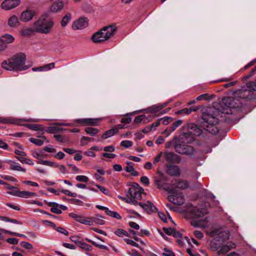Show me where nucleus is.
I'll return each instance as SVG.
<instances>
[{
    "label": "nucleus",
    "instance_id": "1",
    "mask_svg": "<svg viewBox=\"0 0 256 256\" xmlns=\"http://www.w3.org/2000/svg\"><path fill=\"white\" fill-rule=\"evenodd\" d=\"M248 88H242L233 93L234 97H224L212 103V108L216 112H223L224 110L240 108L242 103L239 98L250 100L254 98V91L256 92V82H251L246 84Z\"/></svg>",
    "mask_w": 256,
    "mask_h": 256
},
{
    "label": "nucleus",
    "instance_id": "2",
    "mask_svg": "<svg viewBox=\"0 0 256 256\" xmlns=\"http://www.w3.org/2000/svg\"><path fill=\"white\" fill-rule=\"evenodd\" d=\"M220 118L216 116H214L210 113H202L201 118L200 120V126L206 131L212 134H216L220 128L221 122L234 124L237 119L234 117V113H221Z\"/></svg>",
    "mask_w": 256,
    "mask_h": 256
},
{
    "label": "nucleus",
    "instance_id": "3",
    "mask_svg": "<svg viewBox=\"0 0 256 256\" xmlns=\"http://www.w3.org/2000/svg\"><path fill=\"white\" fill-rule=\"evenodd\" d=\"M26 56L22 52L18 53L2 62V67L7 70L22 71L28 68L25 65Z\"/></svg>",
    "mask_w": 256,
    "mask_h": 256
},
{
    "label": "nucleus",
    "instance_id": "4",
    "mask_svg": "<svg viewBox=\"0 0 256 256\" xmlns=\"http://www.w3.org/2000/svg\"><path fill=\"white\" fill-rule=\"evenodd\" d=\"M117 28L114 25L104 26L92 36V40L96 44L100 43L108 40L115 34Z\"/></svg>",
    "mask_w": 256,
    "mask_h": 256
},
{
    "label": "nucleus",
    "instance_id": "5",
    "mask_svg": "<svg viewBox=\"0 0 256 256\" xmlns=\"http://www.w3.org/2000/svg\"><path fill=\"white\" fill-rule=\"evenodd\" d=\"M53 26L54 22L52 20L43 18H40L33 24L35 32L44 34H49Z\"/></svg>",
    "mask_w": 256,
    "mask_h": 256
},
{
    "label": "nucleus",
    "instance_id": "6",
    "mask_svg": "<svg viewBox=\"0 0 256 256\" xmlns=\"http://www.w3.org/2000/svg\"><path fill=\"white\" fill-rule=\"evenodd\" d=\"M202 133V130L199 126L194 124H190L188 126L187 132H184L182 136L187 140V142H191L194 141V136H200Z\"/></svg>",
    "mask_w": 256,
    "mask_h": 256
},
{
    "label": "nucleus",
    "instance_id": "7",
    "mask_svg": "<svg viewBox=\"0 0 256 256\" xmlns=\"http://www.w3.org/2000/svg\"><path fill=\"white\" fill-rule=\"evenodd\" d=\"M168 192L170 194L168 196V201L174 205L182 206L184 202V196L182 193L174 188L166 189Z\"/></svg>",
    "mask_w": 256,
    "mask_h": 256
},
{
    "label": "nucleus",
    "instance_id": "8",
    "mask_svg": "<svg viewBox=\"0 0 256 256\" xmlns=\"http://www.w3.org/2000/svg\"><path fill=\"white\" fill-rule=\"evenodd\" d=\"M40 120L38 118H18L8 116L6 118L0 117V122L4 124H15L18 125H22V122H40Z\"/></svg>",
    "mask_w": 256,
    "mask_h": 256
},
{
    "label": "nucleus",
    "instance_id": "9",
    "mask_svg": "<svg viewBox=\"0 0 256 256\" xmlns=\"http://www.w3.org/2000/svg\"><path fill=\"white\" fill-rule=\"evenodd\" d=\"M188 142H182L175 146V150L178 154L182 155H192L194 150L192 146L187 144Z\"/></svg>",
    "mask_w": 256,
    "mask_h": 256
},
{
    "label": "nucleus",
    "instance_id": "10",
    "mask_svg": "<svg viewBox=\"0 0 256 256\" xmlns=\"http://www.w3.org/2000/svg\"><path fill=\"white\" fill-rule=\"evenodd\" d=\"M164 158L166 164H178L181 161V158L180 156L174 152L166 151L164 152Z\"/></svg>",
    "mask_w": 256,
    "mask_h": 256
},
{
    "label": "nucleus",
    "instance_id": "11",
    "mask_svg": "<svg viewBox=\"0 0 256 256\" xmlns=\"http://www.w3.org/2000/svg\"><path fill=\"white\" fill-rule=\"evenodd\" d=\"M102 120V118H84L76 119L74 122L82 126H96Z\"/></svg>",
    "mask_w": 256,
    "mask_h": 256
},
{
    "label": "nucleus",
    "instance_id": "12",
    "mask_svg": "<svg viewBox=\"0 0 256 256\" xmlns=\"http://www.w3.org/2000/svg\"><path fill=\"white\" fill-rule=\"evenodd\" d=\"M20 0H5L1 4L3 10H9L20 5Z\"/></svg>",
    "mask_w": 256,
    "mask_h": 256
},
{
    "label": "nucleus",
    "instance_id": "13",
    "mask_svg": "<svg viewBox=\"0 0 256 256\" xmlns=\"http://www.w3.org/2000/svg\"><path fill=\"white\" fill-rule=\"evenodd\" d=\"M166 105V102L164 104H157L153 105L147 108L137 110L134 112H158L165 108Z\"/></svg>",
    "mask_w": 256,
    "mask_h": 256
},
{
    "label": "nucleus",
    "instance_id": "14",
    "mask_svg": "<svg viewBox=\"0 0 256 256\" xmlns=\"http://www.w3.org/2000/svg\"><path fill=\"white\" fill-rule=\"evenodd\" d=\"M88 24L87 18H82L73 22L72 28L74 30H82L86 27Z\"/></svg>",
    "mask_w": 256,
    "mask_h": 256
},
{
    "label": "nucleus",
    "instance_id": "15",
    "mask_svg": "<svg viewBox=\"0 0 256 256\" xmlns=\"http://www.w3.org/2000/svg\"><path fill=\"white\" fill-rule=\"evenodd\" d=\"M166 173L170 176H178L180 175V170L178 166L176 164H166Z\"/></svg>",
    "mask_w": 256,
    "mask_h": 256
},
{
    "label": "nucleus",
    "instance_id": "16",
    "mask_svg": "<svg viewBox=\"0 0 256 256\" xmlns=\"http://www.w3.org/2000/svg\"><path fill=\"white\" fill-rule=\"evenodd\" d=\"M158 176L155 179V184L156 186L158 189H161L164 188V185L166 184V182L168 180L166 176L163 173L158 172Z\"/></svg>",
    "mask_w": 256,
    "mask_h": 256
},
{
    "label": "nucleus",
    "instance_id": "17",
    "mask_svg": "<svg viewBox=\"0 0 256 256\" xmlns=\"http://www.w3.org/2000/svg\"><path fill=\"white\" fill-rule=\"evenodd\" d=\"M69 216L80 224L88 226L92 225V222L90 220H85V218L82 216L70 212L69 214Z\"/></svg>",
    "mask_w": 256,
    "mask_h": 256
},
{
    "label": "nucleus",
    "instance_id": "18",
    "mask_svg": "<svg viewBox=\"0 0 256 256\" xmlns=\"http://www.w3.org/2000/svg\"><path fill=\"white\" fill-rule=\"evenodd\" d=\"M69 216L80 224L88 226L92 225V222L90 220H85V218L82 216L70 212L69 214Z\"/></svg>",
    "mask_w": 256,
    "mask_h": 256
},
{
    "label": "nucleus",
    "instance_id": "19",
    "mask_svg": "<svg viewBox=\"0 0 256 256\" xmlns=\"http://www.w3.org/2000/svg\"><path fill=\"white\" fill-rule=\"evenodd\" d=\"M35 12L34 10H27L22 12L20 19L24 22H28L32 18Z\"/></svg>",
    "mask_w": 256,
    "mask_h": 256
},
{
    "label": "nucleus",
    "instance_id": "20",
    "mask_svg": "<svg viewBox=\"0 0 256 256\" xmlns=\"http://www.w3.org/2000/svg\"><path fill=\"white\" fill-rule=\"evenodd\" d=\"M172 184L176 188L184 190L188 188L189 183L180 179L175 180L172 182Z\"/></svg>",
    "mask_w": 256,
    "mask_h": 256
},
{
    "label": "nucleus",
    "instance_id": "21",
    "mask_svg": "<svg viewBox=\"0 0 256 256\" xmlns=\"http://www.w3.org/2000/svg\"><path fill=\"white\" fill-rule=\"evenodd\" d=\"M139 206L148 212H156L157 210L156 208L149 200L146 204L140 203Z\"/></svg>",
    "mask_w": 256,
    "mask_h": 256
},
{
    "label": "nucleus",
    "instance_id": "22",
    "mask_svg": "<svg viewBox=\"0 0 256 256\" xmlns=\"http://www.w3.org/2000/svg\"><path fill=\"white\" fill-rule=\"evenodd\" d=\"M44 202L48 206L51 207L50 210V212L56 214H61L62 213V210L59 208V204L55 202H48L44 200Z\"/></svg>",
    "mask_w": 256,
    "mask_h": 256
},
{
    "label": "nucleus",
    "instance_id": "23",
    "mask_svg": "<svg viewBox=\"0 0 256 256\" xmlns=\"http://www.w3.org/2000/svg\"><path fill=\"white\" fill-rule=\"evenodd\" d=\"M198 110L200 111V112H208V108H206V107L201 105V106H196L194 108H190V109H188V108H184L180 110H178L176 112H196Z\"/></svg>",
    "mask_w": 256,
    "mask_h": 256
},
{
    "label": "nucleus",
    "instance_id": "24",
    "mask_svg": "<svg viewBox=\"0 0 256 256\" xmlns=\"http://www.w3.org/2000/svg\"><path fill=\"white\" fill-rule=\"evenodd\" d=\"M234 248V244L232 242H228L222 246L218 250V254H224L229 252L232 248Z\"/></svg>",
    "mask_w": 256,
    "mask_h": 256
},
{
    "label": "nucleus",
    "instance_id": "25",
    "mask_svg": "<svg viewBox=\"0 0 256 256\" xmlns=\"http://www.w3.org/2000/svg\"><path fill=\"white\" fill-rule=\"evenodd\" d=\"M151 120V117L149 118L148 117H146L145 114H142L136 116L134 120V122L135 124H138L140 123L146 124Z\"/></svg>",
    "mask_w": 256,
    "mask_h": 256
},
{
    "label": "nucleus",
    "instance_id": "26",
    "mask_svg": "<svg viewBox=\"0 0 256 256\" xmlns=\"http://www.w3.org/2000/svg\"><path fill=\"white\" fill-rule=\"evenodd\" d=\"M88 218L92 222V225L93 222L98 225H103L105 224V221L102 219L104 218V217L98 214H96V216Z\"/></svg>",
    "mask_w": 256,
    "mask_h": 256
},
{
    "label": "nucleus",
    "instance_id": "27",
    "mask_svg": "<svg viewBox=\"0 0 256 256\" xmlns=\"http://www.w3.org/2000/svg\"><path fill=\"white\" fill-rule=\"evenodd\" d=\"M64 4L62 2H56L54 3L50 8L52 12H58L62 9Z\"/></svg>",
    "mask_w": 256,
    "mask_h": 256
},
{
    "label": "nucleus",
    "instance_id": "28",
    "mask_svg": "<svg viewBox=\"0 0 256 256\" xmlns=\"http://www.w3.org/2000/svg\"><path fill=\"white\" fill-rule=\"evenodd\" d=\"M19 23V20L18 18L15 16L13 15L10 16L8 22V25L10 27H16V26Z\"/></svg>",
    "mask_w": 256,
    "mask_h": 256
},
{
    "label": "nucleus",
    "instance_id": "29",
    "mask_svg": "<svg viewBox=\"0 0 256 256\" xmlns=\"http://www.w3.org/2000/svg\"><path fill=\"white\" fill-rule=\"evenodd\" d=\"M191 213L192 217L194 219L202 218L204 215V214L202 210H200L196 208L193 209Z\"/></svg>",
    "mask_w": 256,
    "mask_h": 256
},
{
    "label": "nucleus",
    "instance_id": "30",
    "mask_svg": "<svg viewBox=\"0 0 256 256\" xmlns=\"http://www.w3.org/2000/svg\"><path fill=\"white\" fill-rule=\"evenodd\" d=\"M116 129H114V128H112V129L106 130L102 134V138L106 139L111 137L114 134H116Z\"/></svg>",
    "mask_w": 256,
    "mask_h": 256
},
{
    "label": "nucleus",
    "instance_id": "31",
    "mask_svg": "<svg viewBox=\"0 0 256 256\" xmlns=\"http://www.w3.org/2000/svg\"><path fill=\"white\" fill-rule=\"evenodd\" d=\"M14 40V38L12 35L8 34L4 35L0 38V40L4 42L6 44L12 42Z\"/></svg>",
    "mask_w": 256,
    "mask_h": 256
},
{
    "label": "nucleus",
    "instance_id": "32",
    "mask_svg": "<svg viewBox=\"0 0 256 256\" xmlns=\"http://www.w3.org/2000/svg\"><path fill=\"white\" fill-rule=\"evenodd\" d=\"M35 32L34 28H24L20 30V34L23 36H29L32 35L34 32Z\"/></svg>",
    "mask_w": 256,
    "mask_h": 256
},
{
    "label": "nucleus",
    "instance_id": "33",
    "mask_svg": "<svg viewBox=\"0 0 256 256\" xmlns=\"http://www.w3.org/2000/svg\"><path fill=\"white\" fill-rule=\"evenodd\" d=\"M10 169L13 170H18L25 172L26 170L25 168H22L20 165L15 162L14 164H11L10 165Z\"/></svg>",
    "mask_w": 256,
    "mask_h": 256
},
{
    "label": "nucleus",
    "instance_id": "34",
    "mask_svg": "<svg viewBox=\"0 0 256 256\" xmlns=\"http://www.w3.org/2000/svg\"><path fill=\"white\" fill-rule=\"evenodd\" d=\"M136 113H126L121 119V122L124 124H130L132 120L131 116Z\"/></svg>",
    "mask_w": 256,
    "mask_h": 256
},
{
    "label": "nucleus",
    "instance_id": "35",
    "mask_svg": "<svg viewBox=\"0 0 256 256\" xmlns=\"http://www.w3.org/2000/svg\"><path fill=\"white\" fill-rule=\"evenodd\" d=\"M72 18V14L70 13L66 14L62 18L61 21V26L62 27L66 26L70 22Z\"/></svg>",
    "mask_w": 256,
    "mask_h": 256
},
{
    "label": "nucleus",
    "instance_id": "36",
    "mask_svg": "<svg viewBox=\"0 0 256 256\" xmlns=\"http://www.w3.org/2000/svg\"><path fill=\"white\" fill-rule=\"evenodd\" d=\"M85 132L91 136H96L99 132V130L96 128L92 127H86L84 130Z\"/></svg>",
    "mask_w": 256,
    "mask_h": 256
},
{
    "label": "nucleus",
    "instance_id": "37",
    "mask_svg": "<svg viewBox=\"0 0 256 256\" xmlns=\"http://www.w3.org/2000/svg\"><path fill=\"white\" fill-rule=\"evenodd\" d=\"M38 164L48 166L50 167L58 168V164L56 162H50L46 160H41L38 162Z\"/></svg>",
    "mask_w": 256,
    "mask_h": 256
},
{
    "label": "nucleus",
    "instance_id": "38",
    "mask_svg": "<svg viewBox=\"0 0 256 256\" xmlns=\"http://www.w3.org/2000/svg\"><path fill=\"white\" fill-rule=\"evenodd\" d=\"M214 96V95L212 94L210 96H209L208 94H201L197 97L196 100H210L212 99Z\"/></svg>",
    "mask_w": 256,
    "mask_h": 256
},
{
    "label": "nucleus",
    "instance_id": "39",
    "mask_svg": "<svg viewBox=\"0 0 256 256\" xmlns=\"http://www.w3.org/2000/svg\"><path fill=\"white\" fill-rule=\"evenodd\" d=\"M0 220H2L3 221L6 222H10L14 223L16 224H22V222L19 220H18L16 219L10 218L8 217H6V216H0Z\"/></svg>",
    "mask_w": 256,
    "mask_h": 256
},
{
    "label": "nucleus",
    "instance_id": "40",
    "mask_svg": "<svg viewBox=\"0 0 256 256\" xmlns=\"http://www.w3.org/2000/svg\"><path fill=\"white\" fill-rule=\"evenodd\" d=\"M26 128L34 130H42V126L38 124H24Z\"/></svg>",
    "mask_w": 256,
    "mask_h": 256
},
{
    "label": "nucleus",
    "instance_id": "41",
    "mask_svg": "<svg viewBox=\"0 0 256 256\" xmlns=\"http://www.w3.org/2000/svg\"><path fill=\"white\" fill-rule=\"evenodd\" d=\"M178 138L176 136H174V138L166 143V148H170L172 146H174L175 148L176 144H178Z\"/></svg>",
    "mask_w": 256,
    "mask_h": 256
},
{
    "label": "nucleus",
    "instance_id": "42",
    "mask_svg": "<svg viewBox=\"0 0 256 256\" xmlns=\"http://www.w3.org/2000/svg\"><path fill=\"white\" fill-rule=\"evenodd\" d=\"M20 194V197L23 198H28L32 196H36V194L35 192H30L28 191H20V192H19Z\"/></svg>",
    "mask_w": 256,
    "mask_h": 256
},
{
    "label": "nucleus",
    "instance_id": "43",
    "mask_svg": "<svg viewBox=\"0 0 256 256\" xmlns=\"http://www.w3.org/2000/svg\"><path fill=\"white\" fill-rule=\"evenodd\" d=\"M0 231L2 232H4V233H5L6 234L12 235V236H14L26 238V236L24 234H20L17 233V232H11V231H10V230H4V229L2 228V229L0 230Z\"/></svg>",
    "mask_w": 256,
    "mask_h": 256
},
{
    "label": "nucleus",
    "instance_id": "44",
    "mask_svg": "<svg viewBox=\"0 0 256 256\" xmlns=\"http://www.w3.org/2000/svg\"><path fill=\"white\" fill-rule=\"evenodd\" d=\"M62 128L54 126H48L47 128L46 132L50 134H55L60 132Z\"/></svg>",
    "mask_w": 256,
    "mask_h": 256
},
{
    "label": "nucleus",
    "instance_id": "45",
    "mask_svg": "<svg viewBox=\"0 0 256 256\" xmlns=\"http://www.w3.org/2000/svg\"><path fill=\"white\" fill-rule=\"evenodd\" d=\"M136 191V190L134 188H130L126 194L128 198L127 200H130V198H134V196L135 195Z\"/></svg>",
    "mask_w": 256,
    "mask_h": 256
},
{
    "label": "nucleus",
    "instance_id": "46",
    "mask_svg": "<svg viewBox=\"0 0 256 256\" xmlns=\"http://www.w3.org/2000/svg\"><path fill=\"white\" fill-rule=\"evenodd\" d=\"M115 234L118 236L122 237L124 236H126L129 238H132L130 234L127 232L126 231L122 229L118 228L115 232Z\"/></svg>",
    "mask_w": 256,
    "mask_h": 256
},
{
    "label": "nucleus",
    "instance_id": "47",
    "mask_svg": "<svg viewBox=\"0 0 256 256\" xmlns=\"http://www.w3.org/2000/svg\"><path fill=\"white\" fill-rule=\"evenodd\" d=\"M72 242L76 243L78 246H81L83 242L80 240V238L78 236H73L70 237Z\"/></svg>",
    "mask_w": 256,
    "mask_h": 256
},
{
    "label": "nucleus",
    "instance_id": "48",
    "mask_svg": "<svg viewBox=\"0 0 256 256\" xmlns=\"http://www.w3.org/2000/svg\"><path fill=\"white\" fill-rule=\"evenodd\" d=\"M16 158L22 164H29L31 165L34 164V162L28 158L24 157H20L18 156H16Z\"/></svg>",
    "mask_w": 256,
    "mask_h": 256
},
{
    "label": "nucleus",
    "instance_id": "49",
    "mask_svg": "<svg viewBox=\"0 0 256 256\" xmlns=\"http://www.w3.org/2000/svg\"><path fill=\"white\" fill-rule=\"evenodd\" d=\"M20 245L21 246L23 247L24 248H25L26 250H31L33 248L32 245L27 242L22 241L20 242Z\"/></svg>",
    "mask_w": 256,
    "mask_h": 256
},
{
    "label": "nucleus",
    "instance_id": "50",
    "mask_svg": "<svg viewBox=\"0 0 256 256\" xmlns=\"http://www.w3.org/2000/svg\"><path fill=\"white\" fill-rule=\"evenodd\" d=\"M29 140L32 143L38 146H40L44 144V142L42 140L33 138H29Z\"/></svg>",
    "mask_w": 256,
    "mask_h": 256
},
{
    "label": "nucleus",
    "instance_id": "51",
    "mask_svg": "<svg viewBox=\"0 0 256 256\" xmlns=\"http://www.w3.org/2000/svg\"><path fill=\"white\" fill-rule=\"evenodd\" d=\"M95 186L100 190L105 195L109 196L110 194V192L106 188L98 184H96Z\"/></svg>",
    "mask_w": 256,
    "mask_h": 256
},
{
    "label": "nucleus",
    "instance_id": "52",
    "mask_svg": "<svg viewBox=\"0 0 256 256\" xmlns=\"http://www.w3.org/2000/svg\"><path fill=\"white\" fill-rule=\"evenodd\" d=\"M160 120V122H162L164 125L168 124L170 122H171L172 119L171 117L170 116H166L162 118H159Z\"/></svg>",
    "mask_w": 256,
    "mask_h": 256
},
{
    "label": "nucleus",
    "instance_id": "53",
    "mask_svg": "<svg viewBox=\"0 0 256 256\" xmlns=\"http://www.w3.org/2000/svg\"><path fill=\"white\" fill-rule=\"evenodd\" d=\"M132 144V142L130 140H124L120 142V145L125 148H128L131 146Z\"/></svg>",
    "mask_w": 256,
    "mask_h": 256
},
{
    "label": "nucleus",
    "instance_id": "54",
    "mask_svg": "<svg viewBox=\"0 0 256 256\" xmlns=\"http://www.w3.org/2000/svg\"><path fill=\"white\" fill-rule=\"evenodd\" d=\"M55 67V63L52 62L42 66V71H46L52 70Z\"/></svg>",
    "mask_w": 256,
    "mask_h": 256
},
{
    "label": "nucleus",
    "instance_id": "55",
    "mask_svg": "<svg viewBox=\"0 0 256 256\" xmlns=\"http://www.w3.org/2000/svg\"><path fill=\"white\" fill-rule=\"evenodd\" d=\"M76 180L80 182H87L88 181V177L85 176L78 175L76 177Z\"/></svg>",
    "mask_w": 256,
    "mask_h": 256
},
{
    "label": "nucleus",
    "instance_id": "56",
    "mask_svg": "<svg viewBox=\"0 0 256 256\" xmlns=\"http://www.w3.org/2000/svg\"><path fill=\"white\" fill-rule=\"evenodd\" d=\"M11 190H12V191L8 192L7 194H10V195H12V196H16L20 197V194L19 192H20V191L17 188L15 187V188L12 189Z\"/></svg>",
    "mask_w": 256,
    "mask_h": 256
},
{
    "label": "nucleus",
    "instance_id": "57",
    "mask_svg": "<svg viewBox=\"0 0 256 256\" xmlns=\"http://www.w3.org/2000/svg\"><path fill=\"white\" fill-rule=\"evenodd\" d=\"M120 197L122 200H126V202L127 203L132 204H134L135 206L139 205V204L140 203V202H137L135 198H130V200H126V198H123V197H121V196H120Z\"/></svg>",
    "mask_w": 256,
    "mask_h": 256
},
{
    "label": "nucleus",
    "instance_id": "58",
    "mask_svg": "<svg viewBox=\"0 0 256 256\" xmlns=\"http://www.w3.org/2000/svg\"><path fill=\"white\" fill-rule=\"evenodd\" d=\"M124 240L128 244L131 245L136 248H139V244L130 239L124 238Z\"/></svg>",
    "mask_w": 256,
    "mask_h": 256
},
{
    "label": "nucleus",
    "instance_id": "59",
    "mask_svg": "<svg viewBox=\"0 0 256 256\" xmlns=\"http://www.w3.org/2000/svg\"><path fill=\"white\" fill-rule=\"evenodd\" d=\"M69 202L71 204H76V205H78V206H82L84 204L83 202H82V200H80L76 199V198L70 199Z\"/></svg>",
    "mask_w": 256,
    "mask_h": 256
},
{
    "label": "nucleus",
    "instance_id": "60",
    "mask_svg": "<svg viewBox=\"0 0 256 256\" xmlns=\"http://www.w3.org/2000/svg\"><path fill=\"white\" fill-rule=\"evenodd\" d=\"M164 250L166 252H164L162 254V256H175L174 253L172 250H168V248H164Z\"/></svg>",
    "mask_w": 256,
    "mask_h": 256
},
{
    "label": "nucleus",
    "instance_id": "61",
    "mask_svg": "<svg viewBox=\"0 0 256 256\" xmlns=\"http://www.w3.org/2000/svg\"><path fill=\"white\" fill-rule=\"evenodd\" d=\"M55 230L57 232L61 234H62L66 236L68 235V232L64 228L62 227H56Z\"/></svg>",
    "mask_w": 256,
    "mask_h": 256
},
{
    "label": "nucleus",
    "instance_id": "62",
    "mask_svg": "<svg viewBox=\"0 0 256 256\" xmlns=\"http://www.w3.org/2000/svg\"><path fill=\"white\" fill-rule=\"evenodd\" d=\"M127 164L128 166L124 168L126 171L128 172H131L133 171L134 164L132 162H128Z\"/></svg>",
    "mask_w": 256,
    "mask_h": 256
},
{
    "label": "nucleus",
    "instance_id": "63",
    "mask_svg": "<svg viewBox=\"0 0 256 256\" xmlns=\"http://www.w3.org/2000/svg\"><path fill=\"white\" fill-rule=\"evenodd\" d=\"M0 176L5 180H10L15 182H18V180L16 178L10 176Z\"/></svg>",
    "mask_w": 256,
    "mask_h": 256
},
{
    "label": "nucleus",
    "instance_id": "64",
    "mask_svg": "<svg viewBox=\"0 0 256 256\" xmlns=\"http://www.w3.org/2000/svg\"><path fill=\"white\" fill-rule=\"evenodd\" d=\"M138 235L140 236H143L144 235L149 236L150 232L146 230H141L140 232H138Z\"/></svg>",
    "mask_w": 256,
    "mask_h": 256
}]
</instances>
